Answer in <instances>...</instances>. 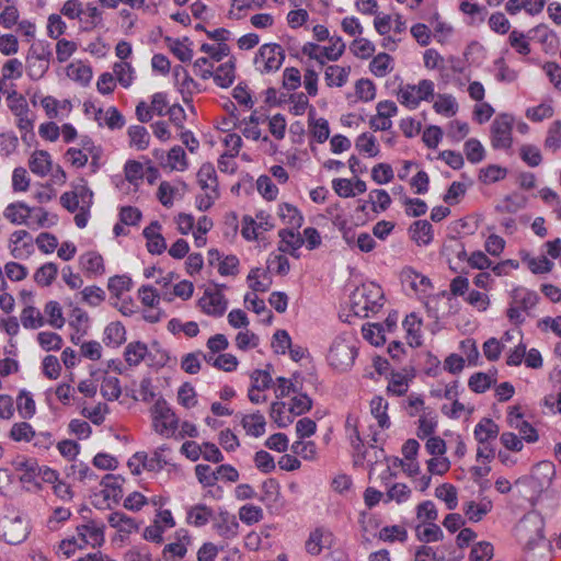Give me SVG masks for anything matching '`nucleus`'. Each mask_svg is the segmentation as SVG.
<instances>
[{
	"mask_svg": "<svg viewBox=\"0 0 561 561\" xmlns=\"http://www.w3.org/2000/svg\"><path fill=\"white\" fill-rule=\"evenodd\" d=\"M383 291L376 283L363 284L357 287L352 297V308L356 316L367 317L368 312H377L382 306Z\"/></svg>",
	"mask_w": 561,
	"mask_h": 561,
	"instance_id": "nucleus-1",
	"label": "nucleus"
},
{
	"mask_svg": "<svg viewBox=\"0 0 561 561\" xmlns=\"http://www.w3.org/2000/svg\"><path fill=\"white\" fill-rule=\"evenodd\" d=\"M357 355L356 340L352 335L337 336L328 353L329 364L337 370L351 368Z\"/></svg>",
	"mask_w": 561,
	"mask_h": 561,
	"instance_id": "nucleus-2",
	"label": "nucleus"
},
{
	"mask_svg": "<svg viewBox=\"0 0 561 561\" xmlns=\"http://www.w3.org/2000/svg\"><path fill=\"white\" fill-rule=\"evenodd\" d=\"M53 53L48 43L33 44L25 58V69L32 80L42 79L49 69Z\"/></svg>",
	"mask_w": 561,
	"mask_h": 561,
	"instance_id": "nucleus-3",
	"label": "nucleus"
},
{
	"mask_svg": "<svg viewBox=\"0 0 561 561\" xmlns=\"http://www.w3.org/2000/svg\"><path fill=\"white\" fill-rule=\"evenodd\" d=\"M150 413L154 432L163 437H171L178 427L179 420L168 402L162 398L157 399Z\"/></svg>",
	"mask_w": 561,
	"mask_h": 561,
	"instance_id": "nucleus-4",
	"label": "nucleus"
},
{
	"mask_svg": "<svg viewBox=\"0 0 561 561\" xmlns=\"http://www.w3.org/2000/svg\"><path fill=\"white\" fill-rule=\"evenodd\" d=\"M434 89L433 81L423 79L417 84H407L400 88L398 100L402 105L414 110L421 101H428L434 96Z\"/></svg>",
	"mask_w": 561,
	"mask_h": 561,
	"instance_id": "nucleus-5",
	"label": "nucleus"
},
{
	"mask_svg": "<svg viewBox=\"0 0 561 561\" xmlns=\"http://www.w3.org/2000/svg\"><path fill=\"white\" fill-rule=\"evenodd\" d=\"M285 60L284 48L276 43L264 44L254 58V65L261 73L277 71Z\"/></svg>",
	"mask_w": 561,
	"mask_h": 561,
	"instance_id": "nucleus-6",
	"label": "nucleus"
},
{
	"mask_svg": "<svg viewBox=\"0 0 561 561\" xmlns=\"http://www.w3.org/2000/svg\"><path fill=\"white\" fill-rule=\"evenodd\" d=\"M330 46H319L314 43H306L302 46V54L308 56L310 59L317 60L320 66L325 64V59L335 61L337 60L345 50V43L340 36H332L330 38Z\"/></svg>",
	"mask_w": 561,
	"mask_h": 561,
	"instance_id": "nucleus-7",
	"label": "nucleus"
},
{
	"mask_svg": "<svg viewBox=\"0 0 561 561\" xmlns=\"http://www.w3.org/2000/svg\"><path fill=\"white\" fill-rule=\"evenodd\" d=\"M0 534L8 543L18 545L27 537L28 523L22 515H5L0 518Z\"/></svg>",
	"mask_w": 561,
	"mask_h": 561,
	"instance_id": "nucleus-8",
	"label": "nucleus"
},
{
	"mask_svg": "<svg viewBox=\"0 0 561 561\" xmlns=\"http://www.w3.org/2000/svg\"><path fill=\"white\" fill-rule=\"evenodd\" d=\"M514 118L510 114H500L491 125V144L494 149H508L512 146Z\"/></svg>",
	"mask_w": 561,
	"mask_h": 561,
	"instance_id": "nucleus-9",
	"label": "nucleus"
},
{
	"mask_svg": "<svg viewBox=\"0 0 561 561\" xmlns=\"http://www.w3.org/2000/svg\"><path fill=\"white\" fill-rule=\"evenodd\" d=\"M8 106L16 117V126L21 133H30L34 126V114L31 113L26 100L13 92L8 96Z\"/></svg>",
	"mask_w": 561,
	"mask_h": 561,
	"instance_id": "nucleus-10",
	"label": "nucleus"
},
{
	"mask_svg": "<svg viewBox=\"0 0 561 561\" xmlns=\"http://www.w3.org/2000/svg\"><path fill=\"white\" fill-rule=\"evenodd\" d=\"M77 536L83 547L100 548L105 542V525L94 519L77 526Z\"/></svg>",
	"mask_w": 561,
	"mask_h": 561,
	"instance_id": "nucleus-11",
	"label": "nucleus"
},
{
	"mask_svg": "<svg viewBox=\"0 0 561 561\" xmlns=\"http://www.w3.org/2000/svg\"><path fill=\"white\" fill-rule=\"evenodd\" d=\"M542 519L536 514L525 516L519 523V531H535V536H530L525 542V548L527 550L530 551L539 547L547 549L549 547L542 535Z\"/></svg>",
	"mask_w": 561,
	"mask_h": 561,
	"instance_id": "nucleus-12",
	"label": "nucleus"
},
{
	"mask_svg": "<svg viewBox=\"0 0 561 561\" xmlns=\"http://www.w3.org/2000/svg\"><path fill=\"white\" fill-rule=\"evenodd\" d=\"M198 306L207 316L221 317L227 310L228 301L220 290H206L199 298Z\"/></svg>",
	"mask_w": 561,
	"mask_h": 561,
	"instance_id": "nucleus-13",
	"label": "nucleus"
},
{
	"mask_svg": "<svg viewBox=\"0 0 561 561\" xmlns=\"http://www.w3.org/2000/svg\"><path fill=\"white\" fill-rule=\"evenodd\" d=\"M10 253L14 259L28 257L33 251V238L26 230H15L9 239Z\"/></svg>",
	"mask_w": 561,
	"mask_h": 561,
	"instance_id": "nucleus-14",
	"label": "nucleus"
},
{
	"mask_svg": "<svg viewBox=\"0 0 561 561\" xmlns=\"http://www.w3.org/2000/svg\"><path fill=\"white\" fill-rule=\"evenodd\" d=\"M81 184L76 185L73 191L70 193L73 194L77 198L80 199L83 211L81 214H76L75 222L78 228H84L88 225L90 218V209L93 204V192L87 186L85 182L81 180Z\"/></svg>",
	"mask_w": 561,
	"mask_h": 561,
	"instance_id": "nucleus-15",
	"label": "nucleus"
},
{
	"mask_svg": "<svg viewBox=\"0 0 561 561\" xmlns=\"http://www.w3.org/2000/svg\"><path fill=\"white\" fill-rule=\"evenodd\" d=\"M122 483L123 479L113 474H106L102 479L101 485L103 489L101 490L100 495L103 497V502L107 507L111 506V503H118L123 497Z\"/></svg>",
	"mask_w": 561,
	"mask_h": 561,
	"instance_id": "nucleus-16",
	"label": "nucleus"
},
{
	"mask_svg": "<svg viewBox=\"0 0 561 561\" xmlns=\"http://www.w3.org/2000/svg\"><path fill=\"white\" fill-rule=\"evenodd\" d=\"M299 229H280L278 231L279 243L278 251L288 253L298 257L297 251L304 245L305 240L298 231Z\"/></svg>",
	"mask_w": 561,
	"mask_h": 561,
	"instance_id": "nucleus-17",
	"label": "nucleus"
},
{
	"mask_svg": "<svg viewBox=\"0 0 561 561\" xmlns=\"http://www.w3.org/2000/svg\"><path fill=\"white\" fill-rule=\"evenodd\" d=\"M216 533L225 539H233L239 534V523L234 515L221 512L213 524Z\"/></svg>",
	"mask_w": 561,
	"mask_h": 561,
	"instance_id": "nucleus-18",
	"label": "nucleus"
},
{
	"mask_svg": "<svg viewBox=\"0 0 561 561\" xmlns=\"http://www.w3.org/2000/svg\"><path fill=\"white\" fill-rule=\"evenodd\" d=\"M32 214L33 208L23 202L11 203L3 210V217L13 225L31 226L28 218Z\"/></svg>",
	"mask_w": 561,
	"mask_h": 561,
	"instance_id": "nucleus-19",
	"label": "nucleus"
},
{
	"mask_svg": "<svg viewBox=\"0 0 561 561\" xmlns=\"http://www.w3.org/2000/svg\"><path fill=\"white\" fill-rule=\"evenodd\" d=\"M332 541V533L323 527L316 528L306 541L307 552L317 556L322 549L329 547Z\"/></svg>",
	"mask_w": 561,
	"mask_h": 561,
	"instance_id": "nucleus-20",
	"label": "nucleus"
},
{
	"mask_svg": "<svg viewBox=\"0 0 561 561\" xmlns=\"http://www.w3.org/2000/svg\"><path fill=\"white\" fill-rule=\"evenodd\" d=\"M42 107L45 110L49 118H64L71 111V103L68 100L59 101L54 96L47 95L41 101Z\"/></svg>",
	"mask_w": 561,
	"mask_h": 561,
	"instance_id": "nucleus-21",
	"label": "nucleus"
},
{
	"mask_svg": "<svg viewBox=\"0 0 561 561\" xmlns=\"http://www.w3.org/2000/svg\"><path fill=\"white\" fill-rule=\"evenodd\" d=\"M401 278L403 284L409 286L416 294H425L431 288L430 278L412 268H404Z\"/></svg>",
	"mask_w": 561,
	"mask_h": 561,
	"instance_id": "nucleus-22",
	"label": "nucleus"
},
{
	"mask_svg": "<svg viewBox=\"0 0 561 561\" xmlns=\"http://www.w3.org/2000/svg\"><path fill=\"white\" fill-rule=\"evenodd\" d=\"M53 161L50 154L45 150H35L28 160L32 173L44 178L51 170Z\"/></svg>",
	"mask_w": 561,
	"mask_h": 561,
	"instance_id": "nucleus-23",
	"label": "nucleus"
},
{
	"mask_svg": "<svg viewBox=\"0 0 561 561\" xmlns=\"http://www.w3.org/2000/svg\"><path fill=\"white\" fill-rule=\"evenodd\" d=\"M554 476V467L549 461H542L537 463L531 471L530 479L537 486L542 490L551 484Z\"/></svg>",
	"mask_w": 561,
	"mask_h": 561,
	"instance_id": "nucleus-24",
	"label": "nucleus"
},
{
	"mask_svg": "<svg viewBox=\"0 0 561 561\" xmlns=\"http://www.w3.org/2000/svg\"><path fill=\"white\" fill-rule=\"evenodd\" d=\"M497 424L489 417H483L474 427V437L479 444H486L499 435Z\"/></svg>",
	"mask_w": 561,
	"mask_h": 561,
	"instance_id": "nucleus-25",
	"label": "nucleus"
},
{
	"mask_svg": "<svg viewBox=\"0 0 561 561\" xmlns=\"http://www.w3.org/2000/svg\"><path fill=\"white\" fill-rule=\"evenodd\" d=\"M278 215L286 229H299L304 224V216L294 205L284 203L278 206Z\"/></svg>",
	"mask_w": 561,
	"mask_h": 561,
	"instance_id": "nucleus-26",
	"label": "nucleus"
},
{
	"mask_svg": "<svg viewBox=\"0 0 561 561\" xmlns=\"http://www.w3.org/2000/svg\"><path fill=\"white\" fill-rule=\"evenodd\" d=\"M241 424L250 436L260 437L265 433L266 421L264 415L259 411L244 415L241 420Z\"/></svg>",
	"mask_w": 561,
	"mask_h": 561,
	"instance_id": "nucleus-27",
	"label": "nucleus"
},
{
	"mask_svg": "<svg viewBox=\"0 0 561 561\" xmlns=\"http://www.w3.org/2000/svg\"><path fill=\"white\" fill-rule=\"evenodd\" d=\"M538 300L539 296L537 293L527 288H515L512 291V302L523 309L525 312L533 309L537 305Z\"/></svg>",
	"mask_w": 561,
	"mask_h": 561,
	"instance_id": "nucleus-28",
	"label": "nucleus"
},
{
	"mask_svg": "<svg viewBox=\"0 0 561 561\" xmlns=\"http://www.w3.org/2000/svg\"><path fill=\"white\" fill-rule=\"evenodd\" d=\"M234 61L229 59L214 69L211 78L218 87L229 88L234 81Z\"/></svg>",
	"mask_w": 561,
	"mask_h": 561,
	"instance_id": "nucleus-29",
	"label": "nucleus"
},
{
	"mask_svg": "<svg viewBox=\"0 0 561 561\" xmlns=\"http://www.w3.org/2000/svg\"><path fill=\"white\" fill-rule=\"evenodd\" d=\"M129 146L137 150H146L150 145V134L141 125H131L127 129Z\"/></svg>",
	"mask_w": 561,
	"mask_h": 561,
	"instance_id": "nucleus-30",
	"label": "nucleus"
},
{
	"mask_svg": "<svg viewBox=\"0 0 561 561\" xmlns=\"http://www.w3.org/2000/svg\"><path fill=\"white\" fill-rule=\"evenodd\" d=\"M197 182L203 192L218 190L216 170L211 163H204L197 172Z\"/></svg>",
	"mask_w": 561,
	"mask_h": 561,
	"instance_id": "nucleus-31",
	"label": "nucleus"
},
{
	"mask_svg": "<svg viewBox=\"0 0 561 561\" xmlns=\"http://www.w3.org/2000/svg\"><path fill=\"white\" fill-rule=\"evenodd\" d=\"M412 240L426 245L433 240V227L427 220H416L410 227Z\"/></svg>",
	"mask_w": 561,
	"mask_h": 561,
	"instance_id": "nucleus-32",
	"label": "nucleus"
},
{
	"mask_svg": "<svg viewBox=\"0 0 561 561\" xmlns=\"http://www.w3.org/2000/svg\"><path fill=\"white\" fill-rule=\"evenodd\" d=\"M89 317L85 311L80 308H75L70 314L69 325L75 330L76 333L71 334V341L78 343L81 336L87 331Z\"/></svg>",
	"mask_w": 561,
	"mask_h": 561,
	"instance_id": "nucleus-33",
	"label": "nucleus"
},
{
	"mask_svg": "<svg viewBox=\"0 0 561 561\" xmlns=\"http://www.w3.org/2000/svg\"><path fill=\"white\" fill-rule=\"evenodd\" d=\"M20 320L24 329L36 330L45 323L44 317L39 309L34 306H26L20 314Z\"/></svg>",
	"mask_w": 561,
	"mask_h": 561,
	"instance_id": "nucleus-34",
	"label": "nucleus"
},
{
	"mask_svg": "<svg viewBox=\"0 0 561 561\" xmlns=\"http://www.w3.org/2000/svg\"><path fill=\"white\" fill-rule=\"evenodd\" d=\"M213 516V510L205 504H197L187 511L186 520L190 525L205 526Z\"/></svg>",
	"mask_w": 561,
	"mask_h": 561,
	"instance_id": "nucleus-35",
	"label": "nucleus"
},
{
	"mask_svg": "<svg viewBox=\"0 0 561 561\" xmlns=\"http://www.w3.org/2000/svg\"><path fill=\"white\" fill-rule=\"evenodd\" d=\"M350 68L331 65L325 68L324 79L329 87H343L348 79Z\"/></svg>",
	"mask_w": 561,
	"mask_h": 561,
	"instance_id": "nucleus-36",
	"label": "nucleus"
},
{
	"mask_svg": "<svg viewBox=\"0 0 561 561\" xmlns=\"http://www.w3.org/2000/svg\"><path fill=\"white\" fill-rule=\"evenodd\" d=\"M291 414L289 408H286L285 402L276 401L271 405L270 416L280 428L287 427L293 423L294 417Z\"/></svg>",
	"mask_w": 561,
	"mask_h": 561,
	"instance_id": "nucleus-37",
	"label": "nucleus"
},
{
	"mask_svg": "<svg viewBox=\"0 0 561 561\" xmlns=\"http://www.w3.org/2000/svg\"><path fill=\"white\" fill-rule=\"evenodd\" d=\"M388 402L382 397H374L370 401V412L381 428L390 426V419L387 414Z\"/></svg>",
	"mask_w": 561,
	"mask_h": 561,
	"instance_id": "nucleus-38",
	"label": "nucleus"
},
{
	"mask_svg": "<svg viewBox=\"0 0 561 561\" xmlns=\"http://www.w3.org/2000/svg\"><path fill=\"white\" fill-rule=\"evenodd\" d=\"M148 354V347L142 342H131L125 347L124 357L129 366L139 365Z\"/></svg>",
	"mask_w": 561,
	"mask_h": 561,
	"instance_id": "nucleus-39",
	"label": "nucleus"
},
{
	"mask_svg": "<svg viewBox=\"0 0 561 561\" xmlns=\"http://www.w3.org/2000/svg\"><path fill=\"white\" fill-rule=\"evenodd\" d=\"M107 522L111 527L116 528L121 533L131 534L133 531L137 530L136 522L131 517L121 512H114L110 514Z\"/></svg>",
	"mask_w": 561,
	"mask_h": 561,
	"instance_id": "nucleus-40",
	"label": "nucleus"
},
{
	"mask_svg": "<svg viewBox=\"0 0 561 561\" xmlns=\"http://www.w3.org/2000/svg\"><path fill=\"white\" fill-rule=\"evenodd\" d=\"M421 325L422 321L415 313L409 314L403 321V328L407 331L408 341L411 346L421 345Z\"/></svg>",
	"mask_w": 561,
	"mask_h": 561,
	"instance_id": "nucleus-41",
	"label": "nucleus"
},
{
	"mask_svg": "<svg viewBox=\"0 0 561 561\" xmlns=\"http://www.w3.org/2000/svg\"><path fill=\"white\" fill-rule=\"evenodd\" d=\"M280 499V486L275 479H267L262 483L261 501L266 506H273L278 503Z\"/></svg>",
	"mask_w": 561,
	"mask_h": 561,
	"instance_id": "nucleus-42",
	"label": "nucleus"
},
{
	"mask_svg": "<svg viewBox=\"0 0 561 561\" xmlns=\"http://www.w3.org/2000/svg\"><path fill=\"white\" fill-rule=\"evenodd\" d=\"M67 76L71 80L87 85L92 79V69L82 62H72L67 68Z\"/></svg>",
	"mask_w": 561,
	"mask_h": 561,
	"instance_id": "nucleus-43",
	"label": "nucleus"
},
{
	"mask_svg": "<svg viewBox=\"0 0 561 561\" xmlns=\"http://www.w3.org/2000/svg\"><path fill=\"white\" fill-rule=\"evenodd\" d=\"M83 270L94 275L104 273L103 257L96 252H88L80 257Z\"/></svg>",
	"mask_w": 561,
	"mask_h": 561,
	"instance_id": "nucleus-44",
	"label": "nucleus"
},
{
	"mask_svg": "<svg viewBox=\"0 0 561 561\" xmlns=\"http://www.w3.org/2000/svg\"><path fill=\"white\" fill-rule=\"evenodd\" d=\"M165 167L176 171H185L187 169L188 164L186 153L182 147L174 146L170 149L168 152Z\"/></svg>",
	"mask_w": 561,
	"mask_h": 561,
	"instance_id": "nucleus-45",
	"label": "nucleus"
},
{
	"mask_svg": "<svg viewBox=\"0 0 561 561\" xmlns=\"http://www.w3.org/2000/svg\"><path fill=\"white\" fill-rule=\"evenodd\" d=\"M170 448L167 445H162L153 450L151 456L149 457L146 454V470L147 471H160L162 470L169 461L164 457V453L169 451Z\"/></svg>",
	"mask_w": 561,
	"mask_h": 561,
	"instance_id": "nucleus-46",
	"label": "nucleus"
},
{
	"mask_svg": "<svg viewBox=\"0 0 561 561\" xmlns=\"http://www.w3.org/2000/svg\"><path fill=\"white\" fill-rule=\"evenodd\" d=\"M355 147L358 151L365 152L369 157H377L379 154V146L377 139L369 133L360 134L356 138Z\"/></svg>",
	"mask_w": 561,
	"mask_h": 561,
	"instance_id": "nucleus-47",
	"label": "nucleus"
},
{
	"mask_svg": "<svg viewBox=\"0 0 561 561\" xmlns=\"http://www.w3.org/2000/svg\"><path fill=\"white\" fill-rule=\"evenodd\" d=\"M391 62L392 59L388 54L380 53L373 58L369 69L376 77L382 78L392 70Z\"/></svg>",
	"mask_w": 561,
	"mask_h": 561,
	"instance_id": "nucleus-48",
	"label": "nucleus"
},
{
	"mask_svg": "<svg viewBox=\"0 0 561 561\" xmlns=\"http://www.w3.org/2000/svg\"><path fill=\"white\" fill-rule=\"evenodd\" d=\"M434 110L447 117L454 116L458 110L456 99L450 94H439L434 103Z\"/></svg>",
	"mask_w": 561,
	"mask_h": 561,
	"instance_id": "nucleus-49",
	"label": "nucleus"
},
{
	"mask_svg": "<svg viewBox=\"0 0 561 561\" xmlns=\"http://www.w3.org/2000/svg\"><path fill=\"white\" fill-rule=\"evenodd\" d=\"M58 267L55 263L49 262L42 265L34 274L35 282L41 286H49L56 278Z\"/></svg>",
	"mask_w": 561,
	"mask_h": 561,
	"instance_id": "nucleus-50",
	"label": "nucleus"
},
{
	"mask_svg": "<svg viewBox=\"0 0 561 561\" xmlns=\"http://www.w3.org/2000/svg\"><path fill=\"white\" fill-rule=\"evenodd\" d=\"M435 496L446 503L448 510L458 505L457 490L453 484L444 483L435 489Z\"/></svg>",
	"mask_w": 561,
	"mask_h": 561,
	"instance_id": "nucleus-51",
	"label": "nucleus"
},
{
	"mask_svg": "<svg viewBox=\"0 0 561 561\" xmlns=\"http://www.w3.org/2000/svg\"><path fill=\"white\" fill-rule=\"evenodd\" d=\"M168 330L173 334L183 332L188 337H194L199 333L198 324L195 321L183 323L176 318H173L168 322Z\"/></svg>",
	"mask_w": 561,
	"mask_h": 561,
	"instance_id": "nucleus-52",
	"label": "nucleus"
},
{
	"mask_svg": "<svg viewBox=\"0 0 561 561\" xmlns=\"http://www.w3.org/2000/svg\"><path fill=\"white\" fill-rule=\"evenodd\" d=\"M425 527H416V537L420 541L434 542L443 539L444 534L438 525L435 523H425Z\"/></svg>",
	"mask_w": 561,
	"mask_h": 561,
	"instance_id": "nucleus-53",
	"label": "nucleus"
},
{
	"mask_svg": "<svg viewBox=\"0 0 561 561\" xmlns=\"http://www.w3.org/2000/svg\"><path fill=\"white\" fill-rule=\"evenodd\" d=\"M362 333L364 339L375 346L382 345L386 341L383 328L379 323H367L363 325Z\"/></svg>",
	"mask_w": 561,
	"mask_h": 561,
	"instance_id": "nucleus-54",
	"label": "nucleus"
},
{
	"mask_svg": "<svg viewBox=\"0 0 561 561\" xmlns=\"http://www.w3.org/2000/svg\"><path fill=\"white\" fill-rule=\"evenodd\" d=\"M554 110L551 101L529 107L526 111V117L533 122H541L553 116Z\"/></svg>",
	"mask_w": 561,
	"mask_h": 561,
	"instance_id": "nucleus-55",
	"label": "nucleus"
},
{
	"mask_svg": "<svg viewBox=\"0 0 561 561\" xmlns=\"http://www.w3.org/2000/svg\"><path fill=\"white\" fill-rule=\"evenodd\" d=\"M249 286L254 291H267L271 285V278L265 274L261 273L260 268H253L248 275Z\"/></svg>",
	"mask_w": 561,
	"mask_h": 561,
	"instance_id": "nucleus-56",
	"label": "nucleus"
},
{
	"mask_svg": "<svg viewBox=\"0 0 561 561\" xmlns=\"http://www.w3.org/2000/svg\"><path fill=\"white\" fill-rule=\"evenodd\" d=\"M495 382V379L484 373L473 374L468 381L469 388L476 393H483Z\"/></svg>",
	"mask_w": 561,
	"mask_h": 561,
	"instance_id": "nucleus-57",
	"label": "nucleus"
},
{
	"mask_svg": "<svg viewBox=\"0 0 561 561\" xmlns=\"http://www.w3.org/2000/svg\"><path fill=\"white\" fill-rule=\"evenodd\" d=\"M463 150L468 161L471 163H479L484 159L485 150L482 144L476 138L468 139L465 142Z\"/></svg>",
	"mask_w": 561,
	"mask_h": 561,
	"instance_id": "nucleus-58",
	"label": "nucleus"
},
{
	"mask_svg": "<svg viewBox=\"0 0 561 561\" xmlns=\"http://www.w3.org/2000/svg\"><path fill=\"white\" fill-rule=\"evenodd\" d=\"M104 334H105L106 344H108V345L118 346L126 340L125 328L119 322L110 323L105 328Z\"/></svg>",
	"mask_w": 561,
	"mask_h": 561,
	"instance_id": "nucleus-59",
	"label": "nucleus"
},
{
	"mask_svg": "<svg viewBox=\"0 0 561 561\" xmlns=\"http://www.w3.org/2000/svg\"><path fill=\"white\" fill-rule=\"evenodd\" d=\"M28 219L32 228H48L57 222L56 216H49L44 208H33V214Z\"/></svg>",
	"mask_w": 561,
	"mask_h": 561,
	"instance_id": "nucleus-60",
	"label": "nucleus"
},
{
	"mask_svg": "<svg viewBox=\"0 0 561 561\" xmlns=\"http://www.w3.org/2000/svg\"><path fill=\"white\" fill-rule=\"evenodd\" d=\"M201 50L207 55L213 62H219L230 53L229 46L225 43L203 44Z\"/></svg>",
	"mask_w": 561,
	"mask_h": 561,
	"instance_id": "nucleus-61",
	"label": "nucleus"
},
{
	"mask_svg": "<svg viewBox=\"0 0 561 561\" xmlns=\"http://www.w3.org/2000/svg\"><path fill=\"white\" fill-rule=\"evenodd\" d=\"M101 393L108 401L117 400L122 393L118 378L114 376L105 377L101 385Z\"/></svg>",
	"mask_w": 561,
	"mask_h": 561,
	"instance_id": "nucleus-62",
	"label": "nucleus"
},
{
	"mask_svg": "<svg viewBox=\"0 0 561 561\" xmlns=\"http://www.w3.org/2000/svg\"><path fill=\"white\" fill-rule=\"evenodd\" d=\"M525 207V198L519 195H510L496 205V210L504 214H515Z\"/></svg>",
	"mask_w": 561,
	"mask_h": 561,
	"instance_id": "nucleus-63",
	"label": "nucleus"
},
{
	"mask_svg": "<svg viewBox=\"0 0 561 561\" xmlns=\"http://www.w3.org/2000/svg\"><path fill=\"white\" fill-rule=\"evenodd\" d=\"M545 147L552 152L561 149V121H556L550 125L547 131Z\"/></svg>",
	"mask_w": 561,
	"mask_h": 561,
	"instance_id": "nucleus-64",
	"label": "nucleus"
}]
</instances>
